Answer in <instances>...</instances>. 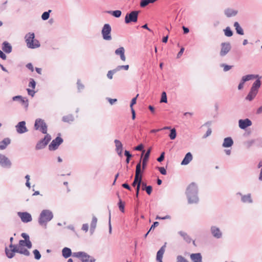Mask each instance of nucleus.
Here are the masks:
<instances>
[{"label": "nucleus", "instance_id": "nucleus-8", "mask_svg": "<svg viewBox=\"0 0 262 262\" xmlns=\"http://www.w3.org/2000/svg\"><path fill=\"white\" fill-rule=\"evenodd\" d=\"M51 139V136L49 134H47L43 139L37 142L35 146L36 149L39 150L45 148Z\"/></svg>", "mask_w": 262, "mask_h": 262}, {"label": "nucleus", "instance_id": "nucleus-39", "mask_svg": "<svg viewBox=\"0 0 262 262\" xmlns=\"http://www.w3.org/2000/svg\"><path fill=\"white\" fill-rule=\"evenodd\" d=\"M225 36L231 37L233 35V32L229 27H227L224 30Z\"/></svg>", "mask_w": 262, "mask_h": 262}, {"label": "nucleus", "instance_id": "nucleus-15", "mask_svg": "<svg viewBox=\"0 0 262 262\" xmlns=\"http://www.w3.org/2000/svg\"><path fill=\"white\" fill-rule=\"evenodd\" d=\"M18 216L21 219V220L24 223H28L32 221V216L31 214L27 212H18Z\"/></svg>", "mask_w": 262, "mask_h": 262}, {"label": "nucleus", "instance_id": "nucleus-20", "mask_svg": "<svg viewBox=\"0 0 262 262\" xmlns=\"http://www.w3.org/2000/svg\"><path fill=\"white\" fill-rule=\"evenodd\" d=\"M237 194H239L241 196V201L243 203H252L253 202L250 193L247 194L246 195H243L241 193L238 192Z\"/></svg>", "mask_w": 262, "mask_h": 262}, {"label": "nucleus", "instance_id": "nucleus-17", "mask_svg": "<svg viewBox=\"0 0 262 262\" xmlns=\"http://www.w3.org/2000/svg\"><path fill=\"white\" fill-rule=\"evenodd\" d=\"M114 143L116 147V151L120 157H122L123 150V145L122 143L120 140L117 139H115L114 140Z\"/></svg>", "mask_w": 262, "mask_h": 262}, {"label": "nucleus", "instance_id": "nucleus-6", "mask_svg": "<svg viewBox=\"0 0 262 262\" xmlns=\"http://www.w3.org/2000/svg\"><path fill=\"white\" fill-rule=\"evenodd\" d=\"M112 28L110 24H105L102 27L101 34L104 40H111L112 39L111 36Z\"/></svg>", "mask_w": 262, "mask_h": 262}, {"label": "nucleus", "instance_id": "nucleus-30", "mask_svg": "<svg viewBox=\"0 0 262 262\" xmlns=\"http://www.w3.org/2000/svg\"><path fill=\"white\" fill-rule=\"evenodd\" d=\"M179 234L183 238L184 240L187 243H190L192 241V239L190 236L186 232L182 231H180Z\"/></svg>", "mask_w": 262, "mask_h": 262}, {"label": "nucleus", "instance_id": "nucleus-16", "mask_svg": "<svg viewBox=\"0 0 262 262\" xmlns=\"http://www.w3.org/2000/svg\"><path fill=\"white\" fill-rule=\"evenodd\" d=\"M252 125L251 121L249 119H240L238 121L239 127L243 129H246L247 127Z\"/></svg>", "mask_w": 262, "mask_h": 262}, {"label": "nucleus", "instance_id": "nucleus-44", "mask_svg": "<svg viewBox=\"0 0 262 262\" xmlns=\"http://www.w3.org/2000/svg\"><path fill=\"white\" fill-rule=\"evenodd\" d=\"M177 136L176 130L175 128L170 129V133L169 135L171 140H174Z\"/></svg>", "mask_w": 262, "mask_h": 262}, {"label": "nucleus", "instance_id": "nucleus-10", "mask_svg": "<svg viewBox=\"0 0 262 262\" xmlns=\"http://www.w3.org/2000/svg\"><path fill=\"white\" fill-rule=\"evenodd\" d=\"M63 142V139L60 137H57L55 139L53 140L50 144L49 145L50 150H55L57 149L58 146Z\"/></svg>", "mask_w": 262, "mask_h": 262}, {"label": "nucleus", "instance_id": "nucleus-29", "mask_svg": "<svg viewBox=\"0 0 262 262\" xmlns=\"http://www.w3.org/2000/svg\"><path fill=\"white\" fill-rule=\"evenodd\" d=\"M258 77H259V76L258 75H253V74L247 75L246 76L242 77L241 81L242 82V83H245V82L246 81H248L249 80H252L255 78H257Z\"/></svg>", "mask_w": 262, "mask_h": 262}, {"label": "nucleus", "instance_id": "nucleus-2", "mask_svg": "<svg viewBox=\"0 0 262 262\" xmlns=\"http://www.w3.org/2000/svg\"><path fill=\"white\" fill-rule=\"evenodd\" d=\"M53 218V212L48 209H44L40 212L38 217L39 224L46 228L48 222Z\"/></svg>", "mask_w": 262, "mask_h": 262}, {"label": "nucleus", "instance_id": "nucleus-5", "mask_svg": "<svg viewBox=\"0 0 262 262\" xmlns=\"http://www.w3.org/2000/svg\"><path fill=\"white\" fill-rule=\"evenodd\" d=\"M34 128L35 130H38L41 132L42 134H48L47 125L45 121L40 118L36 119L35 121Z\"/></svg>", "mask_w": 262, "mask_h": 262}, {"label": "nucleus", "instance_id": "nucleus-58", "mask_svg": "<svg viewBox=\"0 0 262 262\" xmlns=\"http://www.w3.org/2000/svg\"><path fill=\"white\" fill-rule=\"evenodd\" d=\"M27 242L26 240H23L21 239L19 241L18 245L17 246H19V247H24L26 246V243Z\"/></svg>", "mask_w": 262, "mask_h": 262}, {"label": "nucleus", "instance_id": "nucleus-62", "mask_svg": "<svg viewBox=\"0 0 262 262\" xmlns=\"http://www.w3.org/2000/svg\"><path fill=\"white\" fill-rule=\"evenodd\" d=\"M107 100L111 105H113L115 102H117V99H112L110 98H107Z\"/></svg>", "mask_w": 262, "mask_h": 262}, {"label": "nucleus", "instance_id": "nucleus-27", "mask_svg": "<svg viewBox=\"0 0 262 262\" xmlns=\"http://www.w3.org/2000/svg\"><path fill=\"white\" fill-rule=\"evenodd\" d=\"M2 49L6 53H10L12 51V46L7 41H4L3 43Z\"/></svg>", "mask_w": 262, "mask_h": 262}, {"label": "nucleus", "instance_id": "nucleus-47", "mask_svg": "<svg viewBox=\"0 0 262 262\" xmlns=\"http://www.w3.org/2000/svg\"><path fill=\"white\" fill-rule=\"evenodd\" d=\"M176 262H189L185 257L182 255H178L176 258Z\"/></svg>", "mask_w": 262, "mask_h": 262}, {"label": "nucleus", "instance_id": "nucleus-45", "mask_svg": "<svg viewBox=\"0 0 262 262\" xmlns=\"http://www.w3.org/2000/svg\"><path fill=\"white\" fill-rule=\"evenodd\" d=\"M118 207L120 209V210L122 212H124V204L122 202L121 199H119V202H118Z\"/></svg>", "mask_w": 262, "mask_h": 262}, {"label": "nucleus", "instance_id": "nucleus-3", "mask_svg": "<svg viewBox=\"0 0 262 262\" xmlns=\"http://www.w3.org/2000/svg\"><path fill=\"white\" fill-rule=\"evenodd\" d=\"M34 33H29L25 36V41L29 48L35 49L40 46V43L37 39H35Z\"/></svg>", "mask_w": 262, "mask_h": 262}, {"label": "nucleus", "instance_id": "nucleus-57", "mask_svg": "<svg viewBox=\"0 0 262 262\" xmlns=\"http://www.w3.org/2000/svg\"><path fill=\"white\" fill-rule=\"evenodd\" d=\"M158 169L162 174L166 175L167 172L166 169L163 167H158Z\"/></svg>", "mask_w": 262, "mask_h": 262}, {"label": "nucleus", "instance_id": "nucleus-26", "mask_svg": "<svg viewBox=\"0 0 262 262\" xmlns=\"http://www.w3.org/2000/svg\"><path fill=\"white\" fill-rule=\"evenodd\" d=\"M151 151V148H149L145 153L144 158L142 160V169L144 170L145 169L147 161L148 160L150 153Z\"/></svg>", "mask_w": 262, "mask_h": 262}, {"label": "nucleus", "instance_id": "nucleus-34", "mask_svg": "<svg viewBox=\"0 0 262 262\" xmlns=\"http://www.w3.org/2000/svg\"><path fill=\"white\" fill-rule=\"evenodd\" d=\"M233 26L236 31V33L239 35H244V30L240 26L239 23L237 21L234 22Z\"/></svg>", "mask_w": 262, "mask_h": 262}, {"label": "nucleus", "instance_id": "nucleus-64", "mask_svg": "<svg viewBox=\"0 0 262 262\" xmlns=\"http://www.w3.org/2000/svg\"><path fill=\"white\" fill-rule=\"evenodd\" d=\"M184 48H182L180 49V51L179 52V53L177 54V58H179L182 55V54H183V53L184 52Z\"/></svg>", "mask_w": 262, "mask_h": 262}, {"label": "nucleus", "instance_id": "nucleus-33", "mask_svg": "<svg viewBox=\"0 0 262 262\" xmlns=\"http://www.w3.org/2000/svg\"><path fill=\"white\" fill-rule=\"evenodd\" d=\"M62 254L65 258H67L71 256L73 253H72L71 250L70 248L65 247L62 250Z\"/></svg>", "mask_w": 262, "mask_h": 262}, {"label": "nucleus", "instance_id": "nucleus-48", "mask_svg": "<svg viewBox=\"0 0 262 262\" xmlns=\"http://www.w3.org/2000/svg\"><path fill=\"white\" fill-rule=\"evenodd\" d=\"M221 67L223 68V70L224 72H227L229 70H230V69H231V68H232L233 66H229V65L226 64L225 63H223L221 65Z\"/></svg>", "mask_w": 262, "mask_h": 262}, {"label": "nucleus", "instance_id": "nucleus-41", "mask_svg": "<svg viewBox=\"0 0 262 262\" xmlns=\"http://www.w3.org/2000/svg\"><path fill=\"white\" fill-rule=\"evenodd\" d=\"M117 72V70L116 69L112 70H110L107 72V77L109 79L113 78V75Z\"/></svg>", "mask_w": 262, "mask_h": 262}, {"label": "nucleus", "instance_id": "nucleus-24", "mask_svg": "<svg viewBox=\"0 0 262 262\" xmlns=\"http://www.w3.org/2000/svg\"><path fill=\"white\" fill-rule=\"evenodd\" d=\"M233 144V141L231 137L225 138L224 140L222 146L223 147H229Z\"/></svg>", "mask_w": 262, "mask_h": 262}, {"label": "nucleus", "instance_id": "nucleus-49", "mask_svg": "<svg viewBox=\"0 0 262 262\" xmlns=\"http://www.w3.org/2000/svg\"><path fill=\"white\" fill-rule=\"evenodd\" d=\"M143 148H144V146H143L142 144H139V145H138L137 146H136L135 148V149L136 150L142 151V155H141V158L142 157L143 155V154L145 152V150L143 149Z\"/></svg>", "mask_w": 262, "mask_h": 262}, {"label": "nucleus", "instance_id": "nucleus-43", "mask_svg": "<svg viewBox=\"0 0 262 262\" xmlns=\"http://www.w3.org/2000/svg\"><path fill=\"white\" fill-rule=\"evenodd\" d=\"M51 11V10H49L48 11L43 12L41 15L42 19L43 20H47L49 18Z\"/></svg>", "mask_w": 262, "mask_h": 262}, {"label": "nucleus", "instance_id": "nucleus-53", "mask_svg": "<svg viewBox=\"0 0 262 262\" xmlns=\"http://www.w3.org/2000/svg\"><path fill=\"white\" fill-rule=\"evenodd\" d=\"M143 190H145L148 194H150L152 191V187L151 186H147L145 188H143Z\"/></svg>", "mask_w": 262, "mask_h": 262}, {"label": "nucleus", "instance_id": "nucleus-56", "mask_svg": "<svg viewBox=\"0 0 262 262\" xmlns=\"http://www.w3.org/2000/svg\"><path fill=\"white\" fill-rule=\"evenodd\" d=\"M36 82L34 79H31L29 83V86L31 87L33 89H34L35 87Z\"/></svg>", "mask_w": 262, "mask_h": 262}, {"label": "nucleus", "instance_id": "nucleus-4", "mask_svg": "<svg viewBox=\"0 0 262 262\" xmlns=\"http://www.w3.org/2000/svg\"><path fill=\"white\" fill-rule=\"evenodd\" d=\"M72 256L79 258L82 262H95L96 259L85 252H77L73 253Z\"/></svg>", "mask_w": 262, "mask_h": 262}, {"label": "nucleus", "instance_id": "nucleus-61", "mask_svg": "<svg viewBox=\"0 0 262 262\" xmlns=\"http://www.w3.org/2000/svg\"><path fill=\"white\" fill-rule=\"evenodd\" d=\"M89 229V225L88 224H84L82 227V230L86 232Z\"/></svg>", "mask_w": 262, "mask_h": 262}, {"label": "nucleus", "instance_id": "nucleus-13", "mask_svg": "<svg viewBox=\"0 0 262 262\" xmlns=\"http://www.w3.org/2000/svg\"><path fill=\"white\" fill-rule=\"evenodd\" d=\"M9 248L10 249H8V248L6 247L5 248V253L7 256L9 258H12L14 256V253L16 252V245L10 244Z\"/></svg>", "mask_w": 262, "mask_h": 262}, {"label": "nucleus", "instance_id": "nucleus-28", "mask_svg": "<svg viewBox=\"0 0 262 262\" xmlns=\"http://www.w3.org/2000/svg\"><path fill=\"white\" fill-rule=\"evenodd\" d=\"M11 140L9 138H6L0 142V149H5L7 146L10 144Z\"/></svg>", "mask_w": 262, "mask_h": 262}, {"label": "nucleus", "instance_id": "nucleus-40", "mask_svg": "<svg viewBox=\"0 0 262 262\" xmlns=\"http://www.w3.org/2000/svg\"><path fill=\"white\" fill-rule=\"evenodd\" d=\"M141 160H140L139 162L136 165L135 175H137V176H142L141 174Z\"/></svg>", "mask_w": 262, "mask_h": 262}, {"label": "nucleus", "instance_id": "nucleus-25", "mask_svg": "<svg viewBox=\"0 0 262 262\" xmlns=\"http://www.w3.org/2000/svg\"><path fill=\"white\" fill-rule=\"evenodd\" d=\"M190 258L193 262H202V257L199 253L191 254Z\"/></svg>", "mask_w": 262, "mask_h": 262}, {"label": "nucleus", "instance_id": "nucleus-23", "mask_svg": "<svg viewBox=\"0 0 262 262\" xmlns=\"http://www.w3.org/2000/svg\"><path fill=\"white\" fill-rule=\"evenodd\" d=\"M192 160V155L189 152L187 153L181 162V165H186L188 164Z\"/></svg>", "mask_w": 262, "mask_h": 262}, {"label": "nucleus", "instance_id": "nucleus-11", "mask_svg": "<svg viewBox=\"0 0 262 262\" xmlns=\"http://www.w3.org/2000/svg\"><path fill=\"white\" fill-rule=\"evenodd\" d=\"M210 232L212 235L216 239H220L222 237V232L220 229L216 226H211Z\"/></svg>", "mask_w": 262, "mask_h": 262}, {"label": "nucleus", "instance_id": "nucleus-18", "mask_svg": "<svg viewBox=\"0 0 262 262\" xmlns=\"http://www.w3.org/2000/svg\"><path fill=\"white\" fill-rule=\"evenodd\" d=\"M166 247V243L164 245L161 247V248L159 249V250L157 252V256H156V260L158 262H163L162 258L163 256V254L165 251Z\"/></svg>", "mask_w": 262, "mask_h": 262}, {"label": "nucleus", "instance_id": "nucleus-63", "mask_svg": "<svg viewBox=\"0 0 262 262\" xmlns=\"http://www.w3.org/2000/svg\"><path fill=\"white\" fill-rule=\"evenodd\" d=\"M21 236L24 238V240H29V236L25 233H23L21 234Z\"/></svg>", "mask_w": 262, "mask_h": 262}, {"label": "nucleus", "instance_id": "nucleus-19", "mask_svg": "<svg viewBox=\"0 0 262 262\" xmlns=\"http://www.w3.org/2000/svg\"><path fill=\"white\" fill-rule=\"evenodd\" d=\"M115 53L116 55L120 56L121 60L123 61H125L126 57L125 56V49L123 47H121L116 49L115 51Z\"/></svg>", "mask_w": 262, "mask_h": 262}, {"label": "nucleus", "instance_id": "nucleus-37", "mask_svg": "<svg viewBox=\"0 0 262 262\" xmlns=\"http://www.w3.org/2000/svg\"><path fill=\"white\" fill-rule=\"evenodd\" d=\"M74 117L72 115L64 116L62 117V121L65 122H70L74 121Z\"/></svg>", "mask_w": 262, "mask_h": 262}, {"label": "nucleus", "instance_id": "nucleus-22", "mask_svg": "<svg viewBox=\"0 0 262 262\" xmlns=\"http://www.w3.org/2000/svg\"><path fill=\"white\" fill-rule=\"evenodd\" d=\"M16 252L21 254H24L26 256L30 255V252L26 249L23 248V247H19L16 245Z\"/></svg>", "mask_w": 262, "mask_h": 262}, {"label": "nucleus", "instance_id": "nucleus-51", "mask_svg": "<svg viewBox=\"0 0 262 262\" xmlns=\"http://www.w3.org/2000/svg\"><path fill=\"white\" fill-rule=\"evenodd\" d=\"M149 4V0H141L140 2V6L145 7Z\"/></svg>", "mask_w": 262, "mask_h": 262}, {"label": "nucleus", "instance_id": "nucleus-1", "mask_svg": "<svg viewBox=\"0 0 262 262\" xmlns=\"http://www.w3.org/2000/svg\"><path fill=\"white\" fill-rule=\"evenodd\" d=\"M186 195L188 204H197L199 202L198 187L195 183L192 182L188 185L186 190Z\"/></svg>", "mask_w": 262, "mask_h": 262}, {"label": "nucleus", "instance_id": "nucleus-55", "mask_svg": "<svg viewBox=\"0 0 262 262\" xmlns=\"http://www.w3.org/2000/svg\"><path fill=\"white\" fill-rule=\"evenodd\" d=\"M77 87L79 91L83 89L84 85L80 82V80H78L77 82Z\"/></svg>", "mask_w": 262, "mask_h": 262}, {"label": "nucleus", "instance_id": "nucleus-59", "mask_svg": "<svg viewBox=\"0 0 262 262\" xmlns=\"http://www.w3.org/2000/svg\"><path fill=\"white\" fill-rule=\"evenodd\" d=\"M171 217L169 215H167L164 217H160L159 216H157L156 219L157 220H166V219H170Z\"/></svg>", "mask_w": 262, "mask_h": 262}, {"label": "nucleus", "instance_id": "nucleus-12", "mask_svg": "<svg viewBox=\"0 0 262 262\" xmlns=\"http://www.w3.org/2000/svg\"><path fill=\"white\" fill-rule=\"evenodd\" d=\"M0 165L3 167L10 168L12 163L7 157L0 154Z\"/></svg>", "mask_w": 262, "mask_h": 262}, {"label": "nucleus", "instance_id": "nucleus-42", "mask_svg": "<svg viewBox=\"0 0 262 262\" xmlns=\"http://www.w3.org/2000/svg\"><path fill=\"white\" fill-rule=\"evenodd\" d=\"M19 101L25 108H27L28 107V100L26 98L21 97V99H20Z\"/></svg>", "mask_w": 262, "mask_h": 262}, {"label": "nucleus", "instance_id": "nucleus-35", "mask_svg": "<svg viewBox=\"0 0 262 262\" xmlns=\"http://www.w3.org/2000/svg\"><path fill=\"white\" fill-rule=\"evenodd\" d=\"M141 182L142 176L135 175L134 182L132 183V186L135 187L136 185L137 186V185H139V186H141Z\"/></svg>", "mask_w": 262, "mask_h": 262}, {"label": "nucleus", "instance_id": "nucleus-32", "mask_svg": "<svg viewBox=\"0 0 262 262\" xmlns=\"http://www.w3.org/2000/svg\"><path fill=\"white\" fill-rule=\"evenodd\" d=\"M97 223V217L95 216H93V218H92V221L91 223V227H90V232L92 234L94 233V232L95 231V229L96 227Z\"/></svg>", "mask_w": 262, "mask_h": 262}, {"label": "nucleus", "instance_id": "nucleus-7", "mask_svg": "<svg viewBox=\"0 0 262 262\" xmlns=\"http://www.w3.org/2000/svg\"><path fill=\"white\" fill-rule=\"evenodd\" d=\"M138 14L139 12L137 11H133L129 13H127L125 17V23L129 24L131 22H137Z\"/></svg>", "mask_w": 262, "mask_h": 262}, {"label": "nucleus", "instance_id": "nucleus-50", "mask_svg": "<svg viewBox=\"0 0 262 262\" xmlns=\"http://www.w3.org/2000/svg\"><path fill=\"white\" fill-rule=\"evenodd\" d=\"M167 101V100L166 94L165 92H163L162 93V97H161L160 102L166 103Z\"/></svg>", "mask_w": 262, "mask_h": 262}, {"label": "nucleus", "instance_id": "nucleus-31", "mask_svg": "<svg viewBox=\"0 0 262 262\" xmlns=\"http://www.w3.org/2000/svg\"><path fill=\"white\" fill-rule=\"evenodd\" d=\"M258 78H259L258 79H257L253 83V84H252V87H251V88L250 89V90H251L252 91H256L257 92H258V90L260 88V85H261V82H260V77H258Z\"/></svg>", "mask_w": 262, "mask_h": 262}, {"label": "nucleus", "instance_id": "nucleus-21", "mask_svg": "<svg viewBox=\"0 0 262 262\" xmlns=\"http://www.w3.org/2000/svg\"><path fill=\"white\" fill-rule=\"evenodd\" d=\"M237 10L231 8H227L224 10V13L228 17L234 16L237 15Z\"/></svg>", "mask_w": 262, "mask_h": 262}, {"label": "nucleus", "instance_id": "nucleus-38", "mask_svg": "<svg viewBox=\"0 0 262 262\" xmlns=\"http://www.w3.org/2000/svg\"><path fill=\"white\" fill-rule=\"evenodd\" d=\"M108 13L117 18L119 17L122 13L120 10L110 11Z\"/></svg>", "mask_w": 262, "mask_h": 262}, {"label": "nucleus", "instance_id": "nucleus-54", "mask_svg": "<svg viewBox=\"0 0 262 262\" xmlns=\"http://www.w3.org/2000/svg\"><path fill=\"white\" fill-rule=\"evenodd\" d=\"M138 96H139V94H137V96L135 98L132 99V100L131 101L130 104V107L131 109L133 108V105L135 104H136L137 98L138 97Z\"/></svg>", "mask_w": 262, "mask_h": 262}, {"label": "nucleus", "instance_id": "nucleus-14", "mask_svg": "<svg viewBox=\"0 0 262 262\" xmlns=\"http://www.w3.org/2000/svg\"><path fill=\"white\" fill-rule=\"evenodd\" d=\"M16 130L18 134H24L28 131L26 126V122L20 121L15 126Z\"/></svg>", "mask_w": 262, "mask_h": 262}, {"label": "nucleus", "instance_id": "nucleus-60", "mask_svg": "<svg viewBox=\"0 0 262 262\" xmlns=\"http://www.w3.org/2000/svg\"><path fill=\"white\" fill-rule=\"evenodd\" d=\"M164 155L165 153L164 152H162L160 157L157 159V161L159 162L163 161L164 159Z\"/></svg>", "mask_w": 262, "mask_h": 262}, {"label": "nucleus", "instance_id": "nucleus-36", "mask_svg": "<svg viewBox=\"0 0 262 262\" xmlns=\"http://www.w3.org/2000/svg\"><path fill=\"white\" fill-rule=\"evenodd\" d=\"M257 93V92L250 90V91L249 94H248V95L247 96L246 99L247 100H248L249 101H251L256 96Z\"/></svg>", "mask_w": 262, "mask_h": 262}, {"label": "nucleus", "instance_id": "nucleus-46", "mask_svg": "<svg viewBox=\"0 0 262 262\" xmlns=\"http://www.w3.org/2000/svg\"><path fill=\"white\" fill-rule=\"evenodd\" d=\"M33 253L34 255V258L37 259V260H39L41 258V254L39 252V251L37 250V249H35L34 250H33Z\"/></svg>", "mask_w": 262, "mask_h": 262}, {"label": "nucleus", "instance_id": "nucleus-52", "mask_svg": "<svg viewBox=\"0 0 262 262\" xmlns=\"http://www.w3.org/2000/svg\"><path fill=\"white\" fill-rule=\"evenodd\" d=\"M129 69V66L128 65H124V66H118L116 69L117 70V71L121 70L122 69H124L125 70H128Z\"/></svg>", "mask_w": 262, "mask_h": 262}, {"label": "nucleus", "instance_id": "nucleus-9", "mask_svg": "<svg viewBox=\"0 0 262 262\" xmlns=\"http://www.w3.org/2000/svg\"><path fill=\"white\" fill-rule=\"evenodd\" d=\"M221 48L220 55L221 57H224L226 56L231 50V46L230 43L229 42H222L221 44Z\"/></svg>", "mask_w": 262, "mask_h": 262}]
</instances>
